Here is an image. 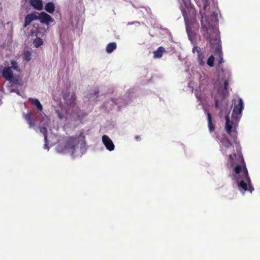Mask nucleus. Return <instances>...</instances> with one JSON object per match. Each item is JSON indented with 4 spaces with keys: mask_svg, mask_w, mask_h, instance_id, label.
<instances>
[{
    "mask_svg": "<svg viewBox=\"0 0 260 260\" xmlns=\"http://www.w3.org/2000/svg\"><path fill=\"white\" fill-rule=\"evenodd\" d=\"M243 107L242 100L239 98L235 99L234 101V109L231 119L229 115L225 117V129L226 133L232 137L233 144L230 143L226 138H224L220 141L221 151L223 153L229 155L228 162L229 165L234 169L233 180L238 189L242 193L246 191L251 193L254 190L251 184L243 158L240 152V146L236 141L238 123L241 117Z\"/></svg>",
    "mask_w": 260,
    "mask_h": 260,
    "instance_id": "1",
    "label": "nucleus"
},
{
    "mask_svg": "<svg viewBox=\"0 0 260 260\" xmlns=\"http://www.w3.org/2000/svg\"><path fill=\"white\" fill-rule=\"evenodd\" d=\"M60 153H69L73 157L81 156L86 150L85 137L82 135L70 138L64 144L57 147Z\"/></svg>",
    "mask_w": 260,
    "mask_h": 260,
    "instance_id": "2",
    "label": "nucleus"
},
{
    "mask_svg": "<svg viewBox=\"0 0 260 260\" xmlns=\"http://www.w3.org/2000/svg\"><path fill=\"white\" fill-rule=\"evenodd\" d=\"M184 5L181 6L182 13L184 16L186 24V30L189 39L191 40V33L190 32L189 21L193 22L195 19L196 11L190 5L189 0H182Z\"/></svg>",
    "mask_w": 260,
    "mask_h": 260,
    "instance_id": "3",
    "label": "nucleus"
},
{
    "mask_svg": "<svg viewBox=\"0 0 260 260\" xmlns=\"http://www.w3.org/2000/svg\"><path fill=\"white\" fill-rule=\"evenodd\" d=\"M230 77V74L228 72L224 73L222 72L219 74V81L220 82V88L218 91V95L215 97V104L216 106L218 107V100L219 99L220 94H221V98H224L226 94L227 87L229 84V79Z\"/></svg>",
    "mask_w": 260,
    "mask_h": 260,
    "instance_id": "4",
    "label": "nucleus"
},
{
    "mask_svg": "<svg viewBox=\"0 0 260 260\" xmlns=\"http://www.w3.org/2000/svg\"><path fill=\"white\" fill-rule=\"evenodd\" d=\"M192 52L193 53L197 54L199 64L200 66H204L205 64L206 61L205 53L204 51H202L200 48L197 46L193 48Z\"/></svg>",
    "mask_w": 260,
    "mask_h": 260,
    "instance_id": "5",
    "label": "nucleus"
},
{
    "mask_svg": "<svg viewBox=\"0 0 260 260\" xmlns=\"http://www.w3.org/2000/svg\"><path fill=\"white\" fill-rule=\"evenodd\" d=\"M102 142L106 149L109 151H111L114 149L115 146L112 141L108 136L104 135L102 137Z\"/></svg>",
    "mask_w": 260,
    "mask_h": 260,
    "instance_id": "6",
    "label": "nucleus"
},
{
    "mask_svg": "<svg viewBox=\"0 0 260 260\" xmlns=\"http://www.w3.org/2000/svg\"><path fill=\"white\" fill-rule=\"evenodd\" d=\"M31 40L34 46L36 48H39L43 44V39L40 37L38 34H32L31 35Z\"/></svg>",
    "mask_w": 260,
    "mask_h": 260,
    "instance_id": "7",
    "label": "nucleus"
},
{
    "mask_svg": "<svg viewBox=\"0 0 260 260\" xmlns=\"http://www.w3.org/2000/svg\"><path fill=\"white\" fill-rule=\"evenodd\" d=\"M39 20L42 23H45L47 25L54 21L53 18L45 12L40 13Z\"/></svg>",
    "mask_w": 260,
    "mask_h": 260,
    "instance_id": "8",
    "label": "nucleus"
},
{
    "mask_svg": "<svg viewBox=\"0 0 260 260\" xmlns=\"http://www.w3.org/2000/svg\"><path fill=\"white\" fill-rule=\"evenodd\" d=\"M22 58V60L26 62L29 61L32 58V52L31 50L25 49L21 52L20 57L17 59Z\"/></svg>",
    "mask_w": 260,
    "mask_h": 260,
    "instance_id": "9",
    "label": "nucleus"
},
{
    "mask_svg": "<svg viewBox=\"0 0 260 260\" xmlns=\"http://www.w3.org/2000/svg\"><path fill=\"white\" fill-rule=\"evenodd\" d=\"M29 3L34 9L39 11L42 10L43 4L41 0H29Z\"/></svg>",
    "mask_w": 260,
    "mask_h": 260,
    "instance_id": "10",
    "label": "nucleus"
},
{
    "mask_svg": "<svg viewBox=\"0 0 260 260\" xmlns=\"http://www.w3.org/2000/svg\"><path fill=\"white\" fill-rule=\"evenodd\" d=\"M3 76L8 80H11L13 78L12 69L10 67L5 68L3 72Z\"/></svg>",
    "mask_w": 260,
    "mask_h": 260,
    "instance_id": "11",
    "label": "nucleus"
},
{
    "mask_svg": "<svg viewBox=\"0 0 260 260\" xmlns=\"http://www.w3.org/2000/svg\"><path fill=\"white\" fill-rule=\"evenodd\" d=\"M201 23L203 28H206L207 32L210 35V32L211 31V29L210 28V24L207 20L206 17H204L203 16L201 18Z\"/></svg>",
    "mask_w": 260,
    "mask_h": 260,
    "instance_id": "12",
    "label": "nucleus"
},
{
    "mask_svg": "<svg viewBox=\"0 0 260 260\" xmlns=\"http://www.w3.org/2000/svg\"><path fill=\"white\" fill-rule=\"evenodd\" d=\"M40 131L44 135L45 140L46 142V144L44 145V148L48 150V148L47 147V143L50 141V139L51 137L46 134L47 128L46 127L40 128Z\"/></svg>",
    "mask_w": 260,
    "mask_h": 260,
    "instance_id": "13",
    "label": "nucleus"
},
{
    "mask_svg": "<svg viewBox=\"0 0 260 260\" xmlns=\"http://www.w3.org/2000/svg\"><path fill=\"white\" fill-rule=\"evenodd\" d=\"M45 10L49 13H53L55 10V5L53 3L49 2L46 4L45 6Z\"/></svg>",
    "mask_w": 260,
    "mask_h": 260,
    "instance_id": "14",
    "label": "nucleus"
},
{
    "mask_svg": "<svg viewBox=\"0 0 260 260\" xmlns=\"http://www.w3.org/2000/svg\"><path fill=\"white\" fill-rule=\"evenodd\" d=\"M29 101L36 107L40 111L43 110V106L40 101L37 99H30Z\"/></svg>",
    "mask_w": 260,
    "mask_h": 260,
    "instance_id": "15",
    "label": "nucleus"
},
{
    "mask_svg": "<svg viewBox=\"0 0 260 260\" xmlns=\"http://www.w3.org/2000/svg\"><path fill=\"white\" fill-rule=\"evenodd\" d=\"M55 113L57 114L59 119L62 120L66 118V112L64 109H61L60 111L55 110Z\"/></svg>",
    "mask_w": 260,
    "mask_h": 260,
    "instance_id": "16",
    "label": "nucleus"
},
{
    "mask_svg": "<svg viewBox=\"0 0 260 260\" xmlns=\"http://www.w3.org/2000/svg\"><path fill=\"white\" fill-rule=\"evenodd\" d=\"M165 49L164 48L161 47H159L156 51L154 52V57L155 58L161 57Z\"/></svg>",
    "mask_w": 260,
    "mask_h": 260,
    "instance_id": "17",
    "label": "nucleus"
},
{
    "mask_svg": "<svg viewBox=\"0 0 260 260\" xmlns=\"http://www.w3.org/2000/svg\"><path fill=\"white\" fill-rule=\"evenodd\" d=\"M116 48V44L115 43H111L108 44L106 47V51L108 53L112 52Z\"/></svg>",
    "mask_w": 260,
    "mask_h": 260,
    "instance_id": "18",
    "label": "nucleus"
},
{
    "mask_svg": "<svg viewBox=\"0 0 260 260\" xmlns=\"http://www.w3.org/2000/svg\"><path fill=\"white\" fill-rule=\"evenodd\" d=\"M208 127L210 132H212L214 128L211 122V116L209 113H208Z\"/></svg>",
    "mask_w": 260,
    "mask_h": 260,
    "instance_id": "19",
    "label": "nucleus"
},
{
    "mask_svg": "<svg viewBox=\"0 0 260 260\" xmlns=\"http://www.w3.org/2000/svg\"><path fill=\"white\" fill-rule=\"evenodd\" d=\"M214 57L213 55H211L208 59L207 63L209 67H213L214 62Z\"/></svg>",
    "mask_w": 260,
    "mask_h": 260,
    "instance_id": "20",
    "label": "nucleus"
},
{
    "mask_svg": "<svg viewBox=\"0 0 260 260\" xmlns=\"http://www.w3.org/2000/svg\"><path fill=\"white\" fill-rule=\"evenodd\" d=\"M32 21V18L29 15H27L25 19V24L24 26H27L29 23L31 22V21Z\"/></svg>",
    "mask_w": 260,
    "mask_h": 260,
    "instance_id": "21",
    "label": "nucleus"
},
{
    "mask_svg": "<svg viewBox=\"0 0 260 260\" xmlns=\"http://www.w3.org/2000/svg\"><path fill=\"white\" fill-rule=\"evenodd\" d=\"M40 14V13H39L35 12V13H32V14H29V15L32 18V20H34L39 19Z\"/></svg>",
    "mask_w": 260,
    "mask_h": 260,
    "instance_id": "22",
    "label": "nucleus"
},
{
    "mask_svg": "<svg viewBox=\"0 0 260 260\" xmlns=\"http://www.w3.org/2000/svg\"><path fill=\"white\" fill-rule=\"evenodd\" d=\"M17 64H18V63L16 61H14V60L11 61V64L12 66V68L17 71H20V69H19V67L18 66Z\"/></svg>",
    "mask_w": 260,
    "mask_h": 260,
    "instance_id": "23",
    "label": "nucleus"
},
{
    "mask_svg": "<svg viewBox=\"0 0 260 260\" xmlns=\"http://www.w3.org/2000/svg\"><path fill=\"white\" fill-rule=\"evenodd\" d=\"M199 5L201 6H203L204 8H205L206 6V1L205 0H197Z\"/></svg>",
    "mask_w": 260,
    "mask_h": 260,
    "instance_id": "24",
    "label": "nucleus"
},
{
    "mask_svg": "<svg viewBox=\"0 0 260 260\" xmlns=\"http://www.w3.org/2000/svg\"><path fill=\"white\" fill-rule=\"evenodd\" d=\"M214 33L215 34L216 37H218V31L217 29H214Z\"/></svg>",
    "mask_w": 260,
    "mask_h": 260,
    "instance_id": "25",
    "label": "nucleus"
},
{
    "mask_svg": "<svg viewBox=\"0 0 260 260\" xmlns=\"http://www.w3.org/2000/svg\"><path fill=\"white\" fill-rule=\"evenodd\" d=\"M26 118L28 122L29 123V124L30 125H31V122H30V118H29V116H27Z\"/></svg>",
    "mask_w": 260,
    "mask_h": 260,
    "instance_id": "26",
    "label": "nucleus"
},
{
    "mask_svg": "<svg viewBox=\"0 0 260 260\" xmlns=\"http://www.w3.org/2000/svg\"><path fill=\"white\" fill-rule=\"evenodd\" d=\"M115 103L117 105H118L119 104V102H116V101H114Z\"/></svg>",
    "mask_w": 260,
    "mask_h": 260,
    "instance_id": "27",
    "label": "nucleus"
},
{
    "mask_svg": "<svg viewBox=\"0 0 260 260\" xmlns=\"http://www.w3.org/2000/svg\"><path fill=\"white\" fill-rule=\"evenodd\" d=\"M216 20H216V18H214V22H216Z\"/></svg>",
    "mask_w": 260,
    "mask_h": 260,
    "instance_id": "28",
    "label": "nucleus"
}]
</instances>
